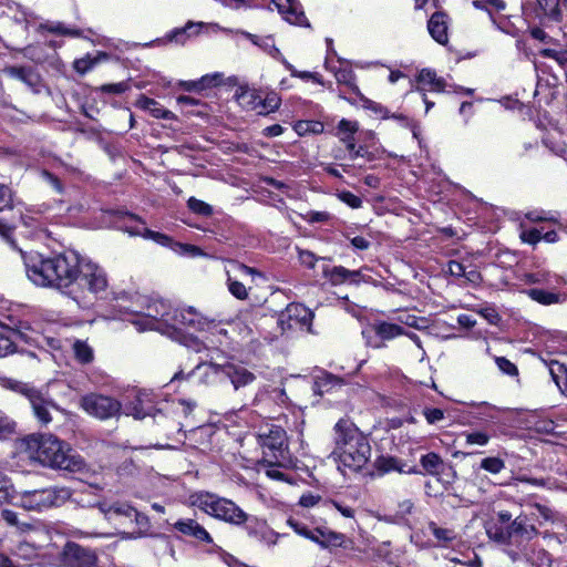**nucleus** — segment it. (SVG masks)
I'll return each instance as SVG.
<instances>
[{
	"label": "nucleus",
	"mask_w": 567,
	"mask_h": 567,
	"mask_svg": "<svg viewBox=\"0 0 567 567\" xmlns=\"http://www.w3.org/2000/svg\"><path fill=\"white\" fill-rule=\"evenodd\" d=\"M25 272L31 282L38 287L55 288L71 296L76 276L81 271L80 254L66 250L52 257H44L37 251L22 252Z\"/></svg>",
	"instance_id": "1"
},
{
	"label": "nucleus",
	"mask_w": 567,
	"mask_h": 567,
	"mask_svg": "<svg viewBox=\"0 0 567 567\" xmlns=\"http://www.w3.org/2000/svg\"><path fill=\"white\" fill-rule=\"evenodd\" d=\"M114 307L117 313L112 318L128 321L138 332L157 331L167 336L172 313L168 302L135 293L117 297Z\"/></svg>",
	"instance_id": "2"
},
{
	"label": "nucleus",
	"mask_w": 567,
	"mask_h": 567,
	"mask_svg": "<svg viewBox=\"0 0 567 567\" xmlns=\"http://www.w3.org/2000/svg\"><path fill=\"white\" fill-rule=\"evenodd\" d=\"M334 444L333 455L344 475L362 470L371 456L368 439L349 420L341 419L334 425Z\"/></svg>",
	"instance_id": "3"
},
{
	"label": "nucleus",
	"mask_w": 567,
	"mask_h": 567,
	"mask_svg": "<svg viewBox=\"0 0 567 567\" xmlns=\"http://www.w3.org/2000/svg\"><path fill=\"white\" fill-rule=\"evenodd\" d=\"M30 458L44 466L79 472L84 467L83 458L69 444L53 435H31L24 440Z\"/></svg>",
	"instance_id": "4"
},
{
	"label": "nucleus",
	"mask_w": 567,
	"mask_h": 567,
	"mask_svg": "<svg viewBox=\"0 0 567 567\" xmlns=\"http://www.w3.org/2000/svg\"><path fill=\"white\" fill-rule=\"evenodd\" d=\"M76 277L70 298L83 308L90 305V296L97 297L105 292L109 287L106 271L100 265L86 258L82 259L81 271Z\"/></svg>",
	"instance_id": "5"
},
{
	"label": "nucleus",
	"mask_w": 567,
	"mask_h": 567,
	"mask_svg": "<svg viewBox=\"0 0 567 567\" xmlns=\"http://www.w3.org/2000/svg\"><path fill=\"white\" fill-rule=\"evenodd\" d=\"M189 503L205 514L235 526H241L248 520V514L235 502L208 492L192 494Z\"/></svg>",
	"instance_id": "6"
},
{
	"label": "nucleus",
	"mask_w": 567,
	"mask_h": 567,
	"mask_svg": "<svg viewBox=\"0 0 567 567\" xmlns=\"http://www.w3.org/2000/svg\"><path fill=\"white\" fill-rule=\"evenodd\" d=\"M169 326L167 336L173 339H178L182 330L208 332L212 336H226L227 333L226 330L220 327L219 322L215 319H208L192 307L183 309L172 308Z\"/></svg>",
	"instance_id": "7"
},
{
	"label": "nucleus",
	"mask_w": 567,
	"mask_h": 567,
	"mask_svg": "<svg viewBox=\"0 0 567 567\" xmlns=\"http://www.w3.org/2000/svg\"><path fill=\"white\" fill-rule=\"evenodd\" d=\"M72 493L68 487L51 486L18 493L16 503L28 511H44L63 505Z\"/></svg>",
	"instance_id": "8"
},
{
	"label": "nucleus",
	"mask_w": 567,
	"mask_h": 567,
	"mask_svg": "<svg viewBox=\"0 0 567 567\" xmlns=\"http://www.w3.org/2000/svg\"><path fill=\"white\" fill-rule=\"evenodd\" d=\"M256 440L262 449V462L287 465L290 462L286 432L279 426H271L268 432L259 433Z\"/></svg>",
	"instance_id": "9"
},
{
	"label": "nucleus",
	"mask_w": 567,
	"mask_h": 567,
	"mask_svg": "<svg viewBox=\"0 0 567 567\" xmlns=\"http://www.w3.org/2000/svg\"><path fill=\"white\" fill-rule=\"evenodd\" d=\"M80 406L90 416L99 420H109L121 414L122 403L107 395L89 393L80 399Z\"/></svg>",
	"instance_id": "10"
},
{
	"label": "nucleus",
	"mask_w": 567,
	"mask_h": 567,
	"mask_svg": "<svg viewBox=\"0 0 567 567\" xmlns=\"http://www.w3.org/2000/svg\"><path fill=\"white\" fill-rule=\"evenodd\" d=\"M313 312L302 303H289L278 316V326L282 332L295 329L310 331Z\"/></svg>",
	"instance_id": "11"
},
{
	"label": "nucleus",
	"mask_w": 567,
	"mask_h": 567,
	"mask_svg": "<svg viewBox=\"0 0 567 567\" xmlns=\"http://www.w3.org/2000/svg\"><path fill=\"white\" fill-rule=\"evenodd\" d=\"M97 557L89 548L68 543L59 556L56 567H95Z\"/></svg>",
	"instance_id": "12"
},
{
	"label": "nucleus",
	"mask_w": 567,
	"mask_h": 567,
	"mask_svg": "<svg viewBox=\"0 0 567 567\" xmlns=\"http://www.w3.org/2000/svg\"><path fill=\"white\" fill-rule=\"evenodd\" d=\"M224 369L225 363L200 362L187 374L182 370L176 372L172 378V382L196 377L203 384H215L224 381Z\"/></svg>",
	"instance_id": "13"
},
{
	"label": "nucleus",
	"mask_w": 567,
	"mask_h": 567,
	"mask_svg": "<svg viewBox=\"0 0 567 567\" xmlns=\"http://www.w3.org/2000/svg\"><path fill=\"white\" fill-rule=\"evenodd\" d=\"M244 525L248 537L254 538L267 546H275L279 538L284 536L282 534L274 530L266 520L256 516L248 515V520H246Z\"/></svg>",
	"instance_id": "14"
},
{
	"label": "nucleus",
	"mask_w": 567,
	"mask_h": 567,
	"mask_svg": "<svg viewBox=\"0 0 567 567\" xmlns=\"http://www.w3.org/2000/svg\"><path fill=\"white\" fill-rule=\"evenodd\" d=\"M97 506L104 518L117 527L127 525L134 515V507L125 502H101Z\"/></svg>",
	"instance_id": "15"
},
{
	"label": "nucleus",
	"mask_w": 567,
	"mask_h": 567,
	"mask_svg": "<svg viewBox=\"0 0 567 567\" xmlns=\"http://www.w3.org/2000/svg\"><path fill=\"white\" fill-rule=\"evenodd\" d=\"M282 18L296 25L308 27V21L298 0H271Z\"/></svg>",
	"instance_id": "16"
},
{
	"label": "nucleus",
	"mask_w": 567,
	"mask_h": 567,
	"mask_svg": "<svg viewBox=\"0 0 567 567\" xmlns=\"http://www.w3.org/2000/svg\"><path fill=\"white\" fill-rule=\"evenodd\" d=\"M33 410L37 420L47 425L52 421L51 409L55 408L52 400L45 398L39 390L34 389L33 392L27 398Z\"/></svg>",
	"instance_id": "17"
},
{
	"label": "nucleus",
	"mask_w": 567,
	"mask_h": 567,
	"mask_svg": "<svg viewBox=\"0 0 567 567\" xmlns=\"http://www.w3.org/2000/svg\"><path fill=\"white\" fill-rule=\"evenodd\" d=\"M229 380L235 390H239L252 383L256 379L255 374L246 367L235 363L226 362L224 369V380Z\"/></svg>",
	"instance_id": "18"
},
{
	"label": "nucleus",
	"mask_w": 567,
	"mask_h": 567,
	"mask_svg": "<svg viewBox=\"0 0 567 567\" xmlns=\"http://www.w3.org/2000/svg\"><path fill=\"white\" fill-rule=\"evenodd\" d=\"M417 85L415 90L420 93L425 91L444 92L446 83L442 78H437L436 73L430 69H423L416 76Z\"/></svg>",
	"instance_id": "19"
},
{
	"label": "nucleus",
	"mask_w": 567,
	"mask_h": 567,
	"mask_svg": "<svg viewBox=\"0 0 567 567\" xmlns=\"http://www.w3.org/2000/svg\"><path fill=\"white\" fill-rule=\"evenodd\" d=\"M3 72L27 84L33 92H40V75L32 68L28 66H7Z\"/></svg>",
	"instance_id": "20"
},
{
	"label": "nucleus",
	"mask_w": 567,
	"mask_h": 567,
	"mask_svg": "<svg viewBox=\"0 0 567 567\" xmlns=\"http://www.w3.org/2000/svg\"><path fill=\"white\" fill-rule=\"evenodd\" d=\"M174 528L186 536H192L199 542L213 543L210 534L195 519H179L174 524Z\"/></svg>",
	"instance_id": "21"
},
{
	"label": "nucleus",
	"mask_w": 567,
	"mask_h": 567,
	"mask_svg": "<svg viewBox=\"0 0 567 567\" xmlns=\"http://www.w3.org/2000/svg\"><path fill=\"white\" fill-rule=\"evenodd\" d=\"M126 231L130 235L141 236L145 239L156 243L157 245H161L163 247H168L171 249L173 248V245H174L173 238H171L169 236H167L163 233L148 229L147 227H145L144 223H142V221H140V224L134 227H127Z\"/></svg>",
	"instance_id": "22"
},
{
	"label": "nucleus",
	"mask_w": 567,
	"mask_h": 567,
	"mask_svg": "<svg viewBox=\"0 0 567 567\" xmlns=\"http://www.w3.org/2000/svg\"><path fill=\"white\" fill-rule=\"evenodd\" d=\"M315 538L317 540H312L318 544L322 548H331V547H343L347 548V537L327 528H316L315 529Z\"/></svg>",
	"instance_id": "23"
},
{
	"label": "nucleus",
	"mask_w": 567,
	"mask_h": 567,
	"mask_svg": "<svg viewBox=\"0 0 567 567\" xmlns=\"http://www.w3.org/2000/svg\"><path fill=\"white\" fill-rule=\"evenodd\" d=\"M323 276L330 280L332 285H340L346 282L347 280H351L353 282H359V277L361 276V270H348L342 266L334 267H324L322 269Z\"/></svg>",
	"instance_id": "24"
},
{
	"label": "nucleus",
	"mask_w": 567,
	"mask_h": 567,
	"mask_svg": "<svg viewBox=\"0 0 567 567\" xmlns=\"http://www.w3.org/2000/svg\"><path fill=\"white\" fill-rule=\"evenodd\" d=\"M427 29L431 37L440 44H445L449 40L446 16L435 12L429 20Z\"/></svg>",
	"instance_id": "25"
},
{
	"label": "nucleus",
	"mask_w": 567,
	"mask_h": 567,
	"mask_svg": "<svg viewBox=\"0 0 567 567\" xmlns=\"http://www.w3.org/2000/svg\"><path fill=\"white\" fill-rule=\"evenodd\" d=\"M236 100L244 109L258 113L261 104L260 93L249 86H239L236 91Z\"/></svg>",
	"instance_id": "26"
},
{
	"label": "nucleus",
	"mask_w": 567,
	"mask_h": 567,
	"mask_svg": "<svg viewBox=\"0 0 567 567\" xmlns=\"http://www.w3.org/2000/svg\"><path fill=\"white\" fill-rule=\"evenodd\" d=\"M377 470L382 473L399 472L405 474H417L420 473L415 467H410L402 463L399 458L392 456H382L377 460Z\"/></svg>",
	"instance_id": "27"
},
{
	"label": "nucleus",
	"mask_w": 567,
	"mask_h": 567,
	"mask_svg": "<svg viewBox=\"0 0 567 567\" xmlns=\"http://www.w3.org/2000/svg\"><path fill=\"white\" fill-rule=\"evenodd\" d=\"M136 106L148 112L155 118L174 120L175 115L162 106L157 101L141 95L136 101Z\"/></svg>",
	"instance_id": "28"
},
{
	"label": "nucleus",
	"mask_w": 567,
	"mask_h": 567,
	"mask_svg": "<svg viewBox=\"0 0 567 567\" xmlns=\"http://www.w3.org/2000/svg\"><path fill=\"white\" fill-rule=\"evenodd\" d=\"M17 336L16 329L0 322V358L8 357L17 351Z\"/></svg>",
	"instance_id": "29"
},
{
	"label": "nucleus",
	"mask_w": 567,
	"mask_h": 567,
	"mask_svg": "<svg viewBox=\"0 0 567 567\" xmlns=\"http://www.w3.org/2000/svg\"><path fill=\"white\" fill-rule=\"evenodd\" d=\"M525 281L528 284L546 285L550 287H559L565 285V280L560 276L544 269L526 274Z\"/></svg>",
	"instance_id": "30"
},
{
	"label": "nucleus",
	"mask_w": 567,
	"mask_h": 567,
	"mask_svg": "<svg viewBox=\"0 0 567 567\" xmlns=\"http://www.w3.org/2000/svg\"><path fill=\"white\" fill-rule=\"evenodd\" d=\"M326 68L333 72L336 80L338 83L348 85L355 94H360L359 87L355 84V75L351 68L348 65H343L340 63L339 68L332 66L329 63V60H326Z\"/></svg>",
	"instance_id": "31"
},
{
	"label": "nucleus",
	"mask_w": 567,
	"mask_h": 567,
	"mask_svg": "<svg viewBox=\"0 0 567 567\" xmlns=\"http://www.w3.org/2000/svg\"><path fill=\"white\" fill-rule=\"evenodd\" d=\"M343 385V381L330 373H321L316 378L313 384L315 393L322 395Z\"/></svg>",
	"instance_id": "32"
},
{
	"label": "nucleus",
	"mask_w": 567,
	"mask_h": 567,
	"mask_svg": "<svg viewBox=\"0 0 567 567\" xmlns=\"http://www.w3.org/2000/svg\"><path fill=\"white\" fill-rule=\"evenodd\" d=\"M240 33L245 35L247 39H249L254 44L261 48L270 56L279 60L280 62L281 59H285L280 50L275 45V41L271 37L260 38L246 31H241Z\"/></svg>",
	"instance_id": "33"
},
{
	"label": "nucleus",
	"mask_w": 567,
	"mask_h": 567,
	"mask_svg": "<svg viewBox=\"0 0 567 567\" xmlns=\"http://www.w3.org/2000/svg\"><path fill=\"white\" fill-rule=\"evenodd\" d=\"M547 367H548L549 373H550L554 382L556 383L557 388L559 389V391L563 394L567 395V368H566V365L556 360H550L549 362H547Z\"/></svg>",
	"instance_id": "34"
},
{
	"label": "nucleus",
	"mask_w": 567,
	"mask_h": 567,
	"mask_svg": "<svg viewBox=\"0 0 567 567\" xmlns=\"http://www.w3.org/2000/svg\"><path fill=\"white\" fill-rule=\"evenodd\" d=\"M373 329L379 338L388 341L405 334L404 329L400 324L386 321L375 323Z\"/></svg>",
	"instance_id": "35"
},
{
	"label": "nucleus",
	"mask_w": 567,
	"mask_h": 567,
	"mask_svg": "<svg viewBox=\"0 0 567 567\" xmlns=\"http://www.w3.org/2000/svg\"><path fill=\"white\" fill-rule=\"evenodd\" d=\"M526 295L534 301L543 305L550 306L555 303H559L561 301V296L555 291H547L543 289H529L526 291Z\"/></svg>",
	"instance_id": "36"
},
{
	"label": "nucleus",
	"mask_w": 567,
	"mask_h": 567,
	"mask_svg": "<svg viewBox=\"0 0 567 567\" xmlns=\"http://www.w3.org/2000/svg\"><path fill=\"white\" fill-rule=\"evenodd\" d=\"M107 54L99 52L95 56L90 54L74 61V70L80 74H85L91 71L101 61L107 60Z\"/></svg>",
	"instance_id": "37"
},
{
	"label": "nucleus",
	"mask_w": 567,
	"mask_h": 567,
	"mask_svg": "<svg viewBox=\"0 0 567 567\" xmlns=\"http://www.w3.org/2000/svg\"><path fill=\"white\" fill-rule=\"evenodd\" d=\"M39 28L40 30L48 31L58 35L79 37L81 34L80 30L69 28L59 21H47L41 23Z\"/></svg>",
	"instance_id": "38"
},
{
	"label": "nucleus",
	"mask_w": 567,
	"mask_h": 567,
	"mask_svg": "<svg viewBox=\"0 0 567 567\" xmlns=\"http://www.w3.org/2000/svg\"><path fill=\"white\" fill-rule=\"evenodd\" d=\"M427 528L441 545H447L457 538L454 529L441 527L434 522H430Z\"/></svg>",
	"instance_id": "39"
},
{
	"label": "nucleus",
	"mask_w": 567,
	"mask_h": 567,
	"mask_svg": "<svg viewBox=\"0 0 567 567\" xmlns=\"http://www.w3.org/2000/svg\"><path fill=\"white\" fill-rule=\"evenodd\" d=\"M420 463L424 471L431 475H437L443 467L442 457L433 452L423 455L420 460Z\"/></svg>",
	"instance_id": "40"
},
{
	"label": "nucleus",
	"mask_w": 567,
	"mask_h": 567,
	"mask_svg": "<svg viewBox=\"0 0 567 567\" xmlns=\"http://www.w3.org/2000/svg\"><path fill=\"white\" fill-rule=\"evenodd\" d=\"M123 409L126 415L137 420H142L150 414L148 409L144 406V399L141 395H136L134 401L126 403Z\"/></svg>",
	"instance_id": "41"
},
{
	"label": "nucleus",
	"mask_w": 567,
	"mask_h": 567,
	"mask_svg": "<svg viewBox=\"0 0 567 567\" xmlns=\"http://www.w3.org/2000/svg\"><path fill=\"white\" fill-rule=\"evenodd\" d=\"M539 7L543 9L544 14L555 22L563 21V9L559 0H538Z\"/></svg>",
	"instance_id": "42"
},
{
	"label": "nucleus",
	"mask_w": 567,
	"mask_h": 567,
	"mask_svg": "<svg viewBox=\"0 0 567 567\" xmlns=\"http://www.w3.org/2000/svg\"><path fill=\"white\" fill-rule=\"evenodd\" d=\"M509 529L512 535H520L525 538H532L536 533V528L526 523V518L516 517L513 523L509 525Z\"/></svg>",
	"instance_id": "43"
},
{
	"label": "nucleus",
	"mask_w": 567,
	"mask_h": 567,
	"mask_svg": "<svg viewBox=\"0 0 567 567\" xmlns=\"http://www.w3.org/2000/svg\"><path fill=\"white\" fill-rule=\"evenodd\" d=\"M0 385L4 389L21 393L25 398H28L34 390V388L28 383H23L18 380L6 377L0 378Z\"/></svg>",
	"instance_id": "44"
},
{
	"label": "nucleus",
	"mask_w": 567,
	"mask_h": 567,
	"mask_svg": "<svg viewBox=\"0 0 567 567\" xmlns=\"http://www.w3.org/2000/svg\"><path fill=\"white\" fill-rule=\"evenodd\" d=\"M72 348L74 357L79 362L90 363L93 360V349L85 341L75 340Z\"/></svg>",
	"instance_id": "45"
},
{
	"label": "nucleus",
	"mask_w": 567,
	"mask_h": 567,
	"mask_svg": "<svg viewBox=\"0 0 567 567\" xmlns=\"http://www.w3.org/2000/svg\"><path fill=\"white\" fill-rule=\"evenodd\" d=\"M227 287L235 298L239 300H246L248 298V289L238 278L230 275V270H227Z\"/></svg>",
	"instance_id": "46"
},
{
	"label": "nucleus",
	"mask_w": 567,
	"mask_h": 567,
	"mask_svg": "<svg viewBox=\"0 0 567 567\" xmlns=\"http://www.w3.org/2000/svg\"><path fill=\"white\" fill-rule=\"evenodd\" d=\"M250 461L252 463H256L258 466L265 467V473L269 478L276 480V481H287L286 475L278 468V467H282L284 465L272 464V463H264L262 458L261 460L251 458Z\"/></svg>",
	"instance_id": "47"
},
{
	"label": "nucleus",
	"mask_w": 567,
	"mask_h": 567,
	"mask_svg": "<svg viewBox=\"0 0 567 567\" xmlns=\"http://www.w3.org/2000/svg\"><path fill=\"white\" fill-rule=\"evenodd\" d=\"M22 221H23V226L25 228H30V230L28 233L33 238L42 239L47 236L45 228L42 227V225L38 221V219H35L31 216H25V217H23Z\"/></svg>",
	"instance_id": "48"
},
{
	"label": "nucleus",
	"mask_w": 567,
	"mask_h": 567,
	"mask_svg": "<svg viewBox=\"0 0 567 567\" xmlns=\"http://www.w3.org/2000/svg\"><path fill=\"white\" fill-rule=\"evenodd\" d=\"M280 103V97L276 93H270L265 99L261 97V104L258 114H268L275 112L279 109Z\"/></svg>",
	"instance_id": "49"
},
{
	"label": "nucleus",
	"mask_w": 567,
	"mask_h": 567,
	"mask_svg": "<svg viewBox=\"0 0 567 567\" xmlns=\"http://www.w3.org/2000/svg\"><path fill=\"white\" fill-rule=\"evenodd\" d=\"M229 266H230V269H229L230 274L233 272L236 278L245 277V276H251V277H255V276L261 277L262 276V274L260 271H258L256 268L248 267L238 261L233 260L229 262Z\"/></svg>",
	"instance_id": "50"
},
{
	"label": "nucleus",
	"mask_w": 567,
	"mask_h": 567,
	"mask_svg": "<svg viewBox=\"0 0 567 567\" xmlns=\"http://www.w3.org/2000/svg\"><path fill=\"white\" fill-rule=\"evenodd\" d=\"M480 466L491 474H498L505 468V462L499 457H485Z\"/></svg>",
	"instance_id": "51"
},
{
	"label": "nucleus",
	"mask_w": 567,
	"mask_h": 567,
	"mask_svg": "<svg viewBox=\"0 0 567 567\" xmlns=\"http://www.w3.org/2000/svg\"><path fill=\"white\" fill-rule=\"evenodd\" d=\"M172 250L181 256L199 257L204 255L199 247L177 241H174Z\"/></svg>",
	"instance_id": "52"
},
{
	"label": "nucleus",
	"mask_w": 567,
	"mask_h": 567,
	"mask_svg": "<svg viewBox=\"0 0 567 567\" xmlns=\"http://www.w3.org/2000/svg\"><path fill=\"white\" fill-rule=\"evenodd\" d=\"M204 27H209L214 30H220V27L218 24H215V23H210V24H205L204 22H188L186 24V27L182 30H177L174 32L173 37H172V40L174 39L175 41H179V37H183L186 32H192L193 29H196L193 33H198L199 30Z\"/></svg>",
	"instance_id": "53"
},
{
	"label": "nucleus",
	"mask_w": 567,
	"mask_h": 567,
	"mask_svg": "<svg viewBox=\"0 0 567 567\" xmlns=\"http://www.w3.org/2000/svg\"><path fill=\"white\" fill-rule=\"evenodd\" d=\"M187 206L193 213L200 216H210L213 214V207L209 204L195 197L188 199Z\"/></svg>",
	"instance_id": "54"
},
{
	"label": "nucleus",
	"mask_w": 567,
	"mask_h": 567,
	"mask_svg": "<svg viewBox=\"0 0 567 567\" xmlns=\"http://www.w3.org/2000/svg\"><path fill=\"white\" fill-rule=\"evenodd\" d=\"M488 536L498 542V543H507L509 538L512 537V533L509 529V526L503 527V526H491L487 529Z\"/></svg>",
	"instance_id": "55"
},
{
	"label": "nucleus",
	"mask_w": 567,
	"mask_h": 567,
	"mask_svg": "<svg viewBox=\"0 0 567 567\" xmlns=\"http://www.w3.org/2000/svg\"><path fill=\"white\" fill-rule=\"evenodd\" d=\"M398 321L401 324L408 326L410 328H415L419 330L426 328V319L425 318H420V317H416V316L410 315V313L400 315L398 317Z\"/></svg>",
	"instance_id": "56"
},
{
	"label": "nucleus",
	"mask_w": 567,
	"mask_h": 567,
	"mask_svg": "<svg viewBox=\"0 0 567 567\" xmlns=\"http://www.w3.org/2000/svg\"><path fill=\"white\" fill-rule=\"evenodd\" d=\"M336 196L340 202L344 203L352 209L362 207V199L349 190H340L336 194Z\"/></svg>",
	"instance_id": "57"
},
{
	"label": "nucleus",
	"mask_w": 567,
	"mask_h": 567,
	"mask_svg": "<svg viewBox=\"0 0 567 567\" xmlns=\"http://www.w3.org/2000/svg\"><path fill=\"white\" fill-rule=\"evenodd\" d=\"M467 445L485 446L489 442V435L482 431L464 433Z\"/></svg>",
	"instance_id": "58"
},
{
	"label": "nucleus",
	"mask_w": 567,
	"mask_h": 567,
	"mask_svg": "<svg viewBox=\"0 0 567 567\" xmlns=\"http://www.w3.org/2000/svg\"><path fill=\"white\" fill-rule=\"evenodd\" d=\"M281 63L291 73L292 76L299 78V79H302V80H313L317 83H321V81L319 80V78L317 76L316 73H311V72H308V71H298L286 59H281Z\"/></svg>",
	"instance_id": "59"
},
{
	"label": "nucleus",
	"mask_w": 567,
	"mask_h": 567,
	"mask_svg": "<svg viewBox=\"0 0 567 567\" xmlns=\"http://www.w3.org/2000/svg\"><path fill=\"white\" fill-rule=\"evenodd\" d=\"M359 130V124L355 121L342 118L338 124V134L341 136L354 135Z\"/></svg>",
	"instance_id": "60"
},
{
	"label": "nucleus",
	"mask_w": 567,
	"mask_h": 567,
	"mask_svg": "<svg viewBox=\"0 0 567 567\" xmlns=\"http://www.w3.org/2000/svg\"><path fill=\"white\" fill-rule=\"evenodd\" d=\"M287 524L297 533L298 535L312 540H317L315 538V529L310 530L305 524L296 522L293 519H288Z\"/></svg>",
	"instance_id": "61"
},
{
	"label": "nucleus",
	"mask_w": 567,
	"mask_h": 567,
	"mask_svg": "<svg viewBox=\"0 0 567 567\" xmlns=\"http://www.w3.org/2000/svg\"><path fill=\"white\" fill-rule=\"evenodd\" d=\"M496 365L498 369L507 375L514 377L518 374L517 367L505 357L495 358Z\"/></svg>",
	"instance_id": "62"
},
{
	"label": "nucleus",
	"mask_w": 567,
	"mask_h": 567,
	"mask_svg": "<svg viewBox=\"0 0 567 567\" xmlns=\"http://www.w3.org/2000/svg\"><path fill=\"white\" fill-rule=\"evenodd\" d=\"M14 423L0 411V440L14 433Z\"/></svg>",
	"instance_id": "63"
},
{
	"label": "nucleus",
	"mask_w": 567,
	"mask_h": 567,
	"mask_svg": "<svg viewBox=\"0 0 567 567\" xmlns=\"http://www.w3.org/2000/svg\"><path fill=\"white\" fill-rule=\"evenodd\" d=\"M539 54L545 58L554 59L560 65H564L567 62V52L566 51H556L553 49H543L539 51Z\"/></svg>",
	"instance_id": "64"
}]
</instances>
